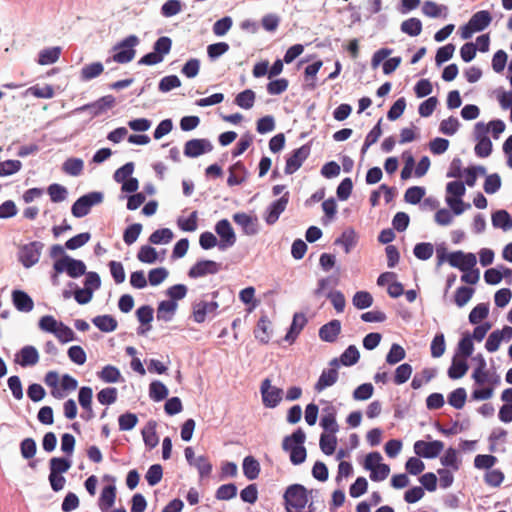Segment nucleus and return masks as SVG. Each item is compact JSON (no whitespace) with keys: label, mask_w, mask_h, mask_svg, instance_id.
Instances as JSON below:
<instances>
[{"label":"nucleus","mask_w":512,"mask_h":512,"mask_svg":"<svg viewBox=\"0 0 512 512\" xmlns=\"http://www.w3.org/2000/svg\"><path fill=\"white\" fill-rule=\"evenodd\" d=\"M286 512H314L313 503L306 506L309 501L308 491L301 484L288 486L283 495Z\"/></svg>","instance_id":"f257e3e1"},{"label":"nucleus","mask_w":512,"mask_h":512,"mask_svg":"<svg viewBox=\"0 0 512 512\" xmlns=\"http://www.w3.org/2000/svg\"><path fill=\"white\" fill-rule=\"evenodd\" d=\"M139 42L136 35H129L114 46L115 54L112 56V60L120 64L131 62L135 57V47Z\"/></svg>","instance_id":"f03ea898"},{"label":"nucleus","mask_w":512,"mask_h":512,"mask_svg":"<svg viewBox=\"0 0 512 512\" xmlns=\"http://www.w3.org/2000/svg\"><path fill=\"white\" fill-rule=\"evenodd\" d=\"M53 268L57 273L66 272L71 278H78L86 273L85 263L68 255L57 259L53 264Z\"/></svg>","instance_id":"7ed1b4c3"},{"label":"nucleus","mask_w":512,"mask_h":512,"mask_svg":"<svg viewBox=\"0 0 512 512\" xmlns=\"http://www.w3.org/2000/svg\"><path fill=\"white\" fill-rule=\"evenodd\" d=\"M103 201L101 192H90L78 198L72 205L71 212L73 216L82 218L86 216L92 206L100 204Z\"/></svg>","instance_id":"20e7f679"},{"label":"nucleus","mask_w":512,"mask_h":512,"mask_svg":"<svg viewBox=\"0 0 512 512\" xmlns=\"http://www.w3.org/2000/svg\"><path fill=\"white\" fill-rule=\"evenodd\" d=\"M43 243L33 241L23 245L19 250V261L25 268L34 266L40 259Z\"/></svg>","instance_id":"39448f33"},{"label":"nucleus","mask_w":512,"mask_h":512,"mask_svg":"<svg viewBox=\"0 0 512 512\" xmlns=\"http://www.w3.org/2000/svg\"><path fill=\"white\" fill-rule=\"evenodd\" d=\"M448 263L462 272L469 271L476 266L477 259L473 253H465L463 251L451 252L447 255Z\"/></svg>","instance_id":"423d86ee"},{"label":"nucleus","mask_w":512,"mask_h":512,"mask_svg":"<svg viewBox=\"0 0 512 512\" xmlns=\"http://www.w3.org/2000/svg\"><path fill=\"white\" fill-rule=\"evenodd\" d=\"M260 390L262 395V402L265 407L275 408L281 402L283 390L272 386L269 379L263 380Z\"/></svg>","instance_id":"0eeeda50"},{"label":"nucleus","mask_w":512,"mask_h":512,"mask_svg":"<svg viewBox=\"0 0 512 512\" xmlns=\"http://www.w3.org/2000/svg\"><path fill=\"white\" fill-rule=\"evenodd\" d=\"M215 232L220 237L219 249L225 250L236 243L235 232L227 219H222L216 223Z\"/></svg>","instance_id":"6e6552de"},{"label":"nucleus","mask_w":512,"mask_h":512,"mask_svg":"<svg viewBox=\"0 0 512 512\" xmlns=\"http://www.w3.org/2000/svg\"><path fill=\"white\" fill-rule=\"evenodd\" d=\"M329 365L331 368L324 369L322 371L318 381L314 386V389L317 392H322L326 388L333 386L338 380L339 360L334 358L330 361Z\"/></svg>","instance_id":"1a4fd4ad"},{"label":"nucleus","mask_w":512,"mask_h":512,"mask_svg":"<svg viewBox=\"0 0 512 512\" xmlns=\"http://www.w3.org/2000/svg\"><path fill=\"white\" fill-rule=\"evenodd\" d=\"M414 452L419 457L433 459L436 458L443 450L444 444L439 440L426 442L418 440L414 443Z\"/></svg>","instance_id":"9d476101"},{"label":"nucleus","mask_w":512,"mask_h":512,"mask_svg":"<svg viewBox=\"0 0 512 512\" xmlns=\"http://www.w3.org/2000/svg\"><path fill=\"white\" fill-rule=\"evenodd\" d=\"M219 304L216 301L200 300L193 303L192 316L196 323H203L208 316H215Z\"/></svg>","instance_id":"9b49d317"},{"label":"nucleus","mask_w":512,"mask_h":512,"mask_svg":"<svg viewBox=\"0 0 512 512\" xmlns=\"http://www.w3.org/2000/svg\"><path fill=\"white\" fill-rule=\"evenodd\" d=\"M289 202V192L285 191L283 195L273 201L266 209L264 214V220L268 225L275 224L280 215L285 211Z\"/></svg>","instance_id":"f8f14e48"},{"label":"nucleus","mask_w":512,"mask_h":512,"mask_svg":"<svg viewBox=\"0 0 512 512\" xmlns=\"http://www.w3.org/2000/svg\"><path fill=\"white\" fill-rule=\"evenodd\" d=\"M310 154V147L303 145L300 148L295 149L292 154L286 160L285 173L288 175L296 172L303 162L307 159Z\"/></svg>","instance_id":"ddd939ff"},{"label":"nucleus","mask_w":512,"mask_h":512,"mask_svg":"<svg viewBox=\"0 0 512 512\" xmlns=\"http://www.w3.org/2000/svg\"><path fill=\"white\" fill-rule=\"evenodd\" d=\"M221 265L212 260H201L196 262L188 271L190 278H200L206 275H213L220 271Z\"/></svg>","instance_id":"4468645a"},{"label":"nucleus","mask_w":512,"mask_h":512,"mask_svg":"<svg viewBox=\"0 0 512 512\" xmlns=\"http://www.w3.org/2000/svg\"><path fill=\"white\" fill-rule=\"evenodd\" d=\"M115 104V98L112 95L103 96L97 101L85 104L81 107H78L74 110V112H82V111H89L90 114L94 116H98L101 113L105 112L106 110L112 108Z\"/></svg>","instance_id":"2eb2a0df"},{"label":"nucleus","mask_w":512,"mask_h":512,"mask_svg":"<svg viewBox=\"0 0 512 512\" xmlns=\"http://www.w3.org/2000/svg\"><path fill=\"white\" fill-rule=\"evenodd\" d=\"M213 146L207 139H192L185 143L184 155L190 158H196L202 154L212 151Z\"/></svg>","instance_id":"dca6fc26"},{"label":"nucleus","mask_w":512,"mask_h":512,"mask_svg":"<svg viewBox=\"0 0 512 512\" xmlns=\"http://www.w3.org/2000/svg\"><path fill=\"white\" fill-rule=\"evenodd\" d=\"M15 362L21 367L34 366L39 362V352L34 346L26 345L16 353Z\"/></svg>","instance_id":"f3484780"},{"label":"nucleus","mask_w":512,"mask_h":512,"mask_svg":"<svg viewBox=\"0 0 512 512\" xmlns=\"http://www.w3.org/2000/svg\"><path fill=\"white\" fill-rule=\"evenodd\" d=\"M472 378L475 381V384L478 386H484L488 384V386H493L498 383V377H493L490 375L488 370L486 369V361L484 358H481V365H478L472 373Z\"/></svg>","instance_id":"a211bd4d"},{"label":"nucleus","mask_w":512,"mask_h":512,"mask_svg":"<svg viewBox=\"0 0 512 512\" xmlns=\"http://www.w3.org/2000/svg\"><path fill=\"white\" fill-rule=\"evenodd\" d=\"M234 222L239 225L246 235H255L258 233L257 218L251 217L246 213H235L233 215Z\"/></svg>","instance_id":"6ab92c4d"},{"label":"nucleus","mask_w":512,"mask_h":512,"mask_svg":"<svg viewBox=\"0 0 512 512\" xmlns=\"http://www.w3.org/2000/svg\"><path fill=\"white\" fill-rule=\"evenodd\" d=\"M341 332V322L337 319L331 320L319 329V337L322 341L332 343Z\"/></svg>","instance_id":"aec40b11"},{"label":"nucleus","mask_w":512,"mask_h":512,"mask_svg":"<svg viewBox=\"0 0 512 512\" xmlns=\"http://www.w3.org/2000/svg\"><path fill=\"white\" fill-rule=\"evenodd\" d=\"M12 302L15 308L20 312H30L34 307L32 298L22 290H14L12 292Z\"/></svg>","instance_id":"412c9836"},{"label":"nucleus","mask_w":512,"mask_h":512,"mask_svg":"<svg viewBox=\"0 0 512 512\" xmlns=\"http://www.w3.org/2000/svg\"><path fill=\"white\" fill-rule=\"evenodd\" d=\"M357 243L358 235L352 228L344 230L341 236L335 240V245H341L346 254L350 253Z\"/></svg>","instance_id":"4be33fe9"},{"label":"nucleus","mask_w":512,"mask_h":512,"mask_svg":"<svg viewBox=\"0 0 512 512\" xmlns=\"http://www.w3.org/2000/svg\"><path fill=\"white\" fill-rule=\"evenodd\" d=\"M156 427V421L150 420L142 429L143 441L149 449L155 448L159 443V437L156 433Z\"/></svg>","instance_id":"5701e85b"},{"label":"nucleus","mask_w":512,"mask_h":512,"mask_svg":"<svg viewBox=\"0 0 512 512\" xmlns=\"http://www.w3.org/2000/svg\"><path fill=\"white\" fill-rule=\"evenodd\" d=\"M422 13L430 18L443 17L448 15V7L445 5L437 4L434 1H425L422 5Z\"/></svg>","instance_id":"b1692460"},{"label":"nucleus","mask_w":512,"mask_h":512,"mask_svg":"<svg viewBox=\"0 0 512 512\" xmlns=\"http://www.w3.org/2000/svg\"><path fill=\"white\" fill-rule=\"evenodd\" d=\"M306 440L305 432L299 428L293 432L290 436H286L282 443L284 451L291 453L293 449H296L298 445H303Z\"/></svg>","instance_id":"393cba45"},{"label":"nucleus","mask_w":512,"mask_h":512,"mask_svg":"<svg viewBox=\"0 0 512 512\" xmlns=\"http://www.w3.org/2000/svg\"><path fill=\"white\" fill-rule=\"evenodd\" d=\"M178 304L174 301H161L157 308V319L169 322L173 319L177 310Z\"/></svg>","instance_id":"a878e982"},{"label":"nucleus","mask_w":512,"mask_h":512,"mask_svg":"<svg viewBox=\"0 0 512 512\" xmlns=\"http://www.w3.org/2000/svg\"><path fill=\"white\" fill-rule=\"evenodd\" d=\"M61 50L59 46L42 49L38 54V64L50 65L56 63L60 58Z\"/></svg>","instance_id":"bb28decb"},{"label":"nucleus","mask_w":512,"mask_h":512,"mask_svg":"<svg viewBox=\"0 0 512 512\" xmlns=\"http://www.w3.org/2000/svg\"><path fill=\"white\" fill-rule=\"evenodd\" d=\"M307 322V319L304 314L302 313H296L293 316V320L290 326L289 331L287 332L285 336V340L288 342H293L300 331L303 329Z\"/></svg>","instance_id":"cd10ccee"},{"label":"nucleus","mask_w":512,"mask_h":512,"mask_svg":"<svg viewBox=\"0 0 512 512\" xmlns=\"http://www.w3.org/2000/svg\"><path fill=\"white\" fill-rule=\"evenodd\" d=\"M492 17L486 10L476 12L468 21L477 32L483 31L491 23Z\"/></svg>","instance_id":"c85d7f7f"},{"label":"nucleus","mask_w":512,"mask_h":512,"mask_svg":"<svg viewBox=\"0 0 512 512\" xmlns=\"http://www.w3.org/2000/svg\"><path fill=\"white\" fill-rule=\"evenodd\" d=\"M492 225L504 231L512 229V218L506 210H498L492 214Z\"/></svg>","instance_id":"c756f323"},{"label":"nucleus","mask_w":512,"mask_h":512,"mask_svg":"<svg viewBox=\"0 0 512 512\" xmlns=\"http://www.w3.org/2000/svg\"><path fill=\"white\" fill-rule=\"evenodd\" d=\"M104 71V66L101 62H93L85 65L80 71V79L82 81H90L100 76Z\"/></svg>","instance_id":"7c9ffc66"},{"label":"nucleus","mask_w":512,"mask_h":512,"mask_svg":"<svg viewBox=\"0 0 512 512\" xmlns=\"http://www.w3.org/2000/svg\"><path fill=\"white\" fill-rule=\"evenodd\" d=\"M115 497L116 488L114 485L104 487L99 499V506L101 510L107 511L110 509L114 505Z\"/></svg>","instance_id":"2f4dec72"},{"label":"nucleus","mask_w":512,"mask_h":512,"mask_svg":"<svg viewBox=\"0 0 512 512\" xmlns=\"http://www.w3.org/2000/svg\"><path fill=\"white\" fill-rule=\"evenodd\" d=\"M243 473L249 480H254L260 473L259 462L252 456H246L243 460Z\"/></svg>","instance_id":"473e14b6"},{"label":"nucleus","mask_w":512,"mask_h":512,"mask_svg":"<svg viewBox=\"0 0 512 512\" xmlns=\"http://www.w3.org/2000/svg\"><path fill=\"white\" fill-rule=\"evenodd\" d=\"M92 322L102 332H112L117 328V321L111 315L96 316Z\"/></svg>","instance_id":"72a5a7b5"},{"label":"nucleus","mask_w":512,"mask_h":512,"mask_svg":"<svg viewBox=\"0 0 512 512\" xmlns=\"http://www.w3.org/2000/svg\"><path fill=\"white\" fill-rule=\"evenodd\" d=\"M71 465L72 463L69 459L53 457L49 462L50 474L61 475L66 473L70 469Z\"/></svg>","instance_id":"f704fd0d"},{"label":"nucleus","mask_w":512,"mask_h":512,"mask_svg":"<svg viewBox=\"0 0 512 512\" xmlns=\"http://www.w3.org/2000/svg\"><path fill=\"white\" fill-rule=\"evenodd\" d=\"M168 394V388L161 381L156 380L149 385V396L156 402L166 399Z\"/></svg>","instance_id":"c9c22d12"},{"label":"nucleus","mask_w":512,"mask_h":512,"mask_svg":"<svg viewBox=\"0 0 512 512\" xmlns=\"http://www.w3.org/2000/svg\"><path fill=\"white\" fill-rule=\"evenodd\" d=\"M98 377L105 383H117L121 379V373L117 367L106 365L98 372Z\"/></svg>","instance_id":"e433bc0d"},{"label":"nucleus","mask_w":512,"mask_h":512,"mask_svg":"<svg viewBox=\"0 0 512 512\" xmlns=\"http://www.w3.org/2000/svg\"><path fill=\"white\" fill-rule=\"evenodd\" d=\"M401 31L409 36L415 37L422 32V22L415 17L402 22Z\"/></svg>","instance_id":"4c0bfd02"},{"label":"nucleus","mask_w":512,"mask_h":512,"mask_svg":"<svg viewBox=\"0 0 512 512\" xmlns=\"http://www.w3.org/2000/svg\"><path fill=\"white\" fill-rule=\"evenodd\" d=\"M84 167V162L80 158H68L62 166V170L70 176H79Z\"/></svg>","instance_id":"58836bf2"},{"label":"nucleus","mask_w":512,"mask_h":512,"mask_svg":"<svg viewBox=\"0 0 512 512\" xmlns=\"http://www.w3.org/2000/svg\"><path fill=\"white\" fill-rule=\"evenodd\" d=\"M321 451L326 455H332L337 446L335 434L322 433L319 441Z\"/></svg>","instance_id":"ea45409f"},{"label":"nucleus","mask_w":512,"mask_h":512,"mask_svg":"<svg viewBox=\"0 0 512 512\" xmlns=\"http://www.w3.org/2000/svg\"><path fill=\"white\" fill-rule=\"evenodd\" d=\"M255 92L251 89H246L240 92L235 98V104L243 109H251L255 102Z\"/></svg>","instance_id":"a19ab883"},{"label":"nucleus","mask_w":512,"mask_h":512,"mask_svg":"<svg viewBox=\"0 0 512 512\" xmlns=\"http://www.w3.org/2000/svg\"><path fill=\"white\" fill-rule=\"evenodd\" d=\"M174 237V234L169 228H162L154 231L150 237V243L154 245L168 244Z\"/></svg>","instance_id":"79ce46f5"},{"label":"nucleus","mask_w":512,"mask_h":512,"mask_svg":"<svg viewBox=\"0 0 512 512\" xmlns=\"http://www.w3.org/2000/svg\"><path fill=\"white\" fill-rule=\"evenodd\" d=\"M359 358L360 354L357 347L350 345L345 349L338 360L339 364L341 363L344 366H352L358 362Z\"/></svg>","instance_id":"37998d69"},{"label":"nucleus","mask_w":512,"mask_h":512,"mask_svg":"<svg viewBox=\"0 0 512 512\" xmlns=\"http://www.w3.org/2000/svg\"><path fill=\"white\" fill-rule=\"evenodd\" d=\"M26 93L41 99H51L55 94L53 87L48 84L42 87L39 85L31 86L27 89Z\"/></svg>","instance_id":"c03bdc74"},{"label":"nucleus","mask_w":512,"mask_h":512,"mask_svg":"<svg viewBox=\"0 0 512 512\" xmlns=\"http://www.w3.org/2000/svg\"><path fill=\"white\" fill-rule=\"evenodd\" d=\"M489 314V305L486 303H480L476 305L469 314V322L471 324H479Z\"/></svg>","instance_id":"a18cd8bd"},{"label":"nucleus","mask_w":512,"mask_h":512,"mask_svg":"<svg viewBox=\"0 0 512 512\" xmlns=\"http://www.w3.org/2000/svg\"><path fill=\"white\" fill-rule=\"evenodd\" d=\"M352 303L357 309H366L373 304V297L367 291H358L354 294Z\"/></svg>","instance_id":"49530a36"},{"label":"nucleus","mask_w":512,"mask_h":512,"mask_svg":"<svg viewBox=\"0 0 512 512\" xmlns=\"http://www.w3.org/2000/svg\"><path fill=\"white\" fill-rule=\"evenodd\" d=\"M183 3L180 0H167L161 6V14L166 18L173 17L182 11Z\"/></svg>","instance_id":"de8ad7c7"},{"label":"nucleus","mask_w":512,"mask_h":512,"mask_svg":"<svg viewBox=\"0 0 512 512\" xmlns=\"http://www.w3.org/2000/svg\"><path fill=\"white\" fill-rule=\"evenodd\" d=\"M406 357L404 348L399 344H392L388 354L386 355V362L390 365H395Z\"/></svg>","instance_id":"09e8293b"},{"label":"nucleus","mask_w":512,"mask_h":512,"mask_svg":"<svg viewBox=\"0 0 512 512\" xmlns=\"http://www.w3.org/2000/svg\"><path fill=\"white\" fill-rule=\"evenodd\" d=\"M467 393L464 388H457L448 396V403L455 409H461L465 405Z\"/></svg>","instance_id":"8fccbe9b"},{"label":"nucleus","mask_w":512,"mask_h":512,"mask_svg":"<svg viewBox=\"0 0 512 512\" xmlns=\"http://www.w3.org/2000/svg\"><path fill=\"white\" fill-rule=\"evenodd\" d=\"M412 366L408 363L401 364L395 370L394 383L396 385L404 384L412 375Z\"/></svg>","instance_id":"3c124183"},{"label":"nucleus","mask_w":512,"mask_h":512,"mask_svg":"<svg viewBox=\"0 0 512 512\" xmlns=\"http://www.w3.org/2000/svg\"><path fill=\"white\" fill-rule=\"evenodd\" d=\"M181 86V80L176 75H168L163 77L159 84L158 89L162 93H167L173 89L179 88Z\"/></svg>","instance_id":"603ef678"},{"label":"nucleus","mask_w":512,"mask_h":512,"mask_svg":"<svg viewBox=\"0 0 512 512\" xmlns=\"http://www.w3.org/2000/svg\"><path fill=\"white\" fill-rule=\"evenodd\" d=\"M269 321L266 316L259 319L254 331L255 337L262 343H268L270 336L268 333Z\"/></svg>","instance_id":"864d4df0"},{"label":"nucleus","mask_w":512,"mask_h":512,"mask_svg":"<svg viewBox=\"0 0 512 512\" xmlns=\"http://www.w3.org/2000/svg\"><path fill=\"white\" fill-rule=\"evenodd\" d=\"M200 66L199 59L191 58L183 65L181 73L189 79L195 78L199 74Z\"/></svg>","instance_id":"5fc2aeb1"},{"label":"nucleus","mask_w":512,"mask_h":512,"mask_svg":"<svg viewBox=\"0 0 512 512\" xmlns=\"http://www.w3.org/2000/svg\"><path fill=\"white\" fill-rule=\"evenodd\" d=\"M157 251L155 248L145 245L140 248L137 254V258L139 261L147 264H153L157 261Z\"/></svg>","instance_id":"6e6d98bb"},{"label":"nucleus","mask_w":512,"mask_h":512,"mask_svg":"<svg viewBox=\"0 0 512 512\" xmlns=\"http://www.w3.org/2000/svg\"><path fill=\"white\" fill-rule=\"evenodd\" d=\"M373 392L374 387L371 383H363L353 391V399L356 401L368 400L372 397Z\"/></svg>","instance_id":"4d7b16f0"},{"label":"nucleus","mask_w":512,"mask_h":512,"mask_svg":"<svg viewBox=\"0 0 512 512\" xmlns=\"http://www.w3.org/2000/svg\"><path fill=\"white\" fill-rule=\"evenodd\" d=\"M61 324V321H57L53 316L51 315H45L40 318L38 322V326L40 330L44 332H48L51 334H55L56 330L58 329V325Z\"/></svg>","instance_id":"13d9d810"},{"label":"nucleus","mask_w":512,"mask_h":512,"mask_svg":"<svg viewBox=\"0 0 512 512\" xmlns=\"http://www.w3.org/2000/svg\"><path fill=\"white\" fill-rule=\"evenodd\" d=\"M413 252L416 258L420 260H428L433 255L434 247L428 242L418 243L415 245Z\"/></svg>","instance_id":"bf43d9fd"},{"label":"nucleus","mask_w":512,"mask_h":512,"mask_svg":"<svg viewBox=\"0 0 512 512\" xmlns=\"http://www.w3.org/2000/svg\"><path fill=\"white\" fill-rule=\"evenodd\" d=\"M22 163L19 160H6L0 162V176H10L20 171Z\"/></svg>","instance_id":"052dcab7"},{"label":"nucleus","mask_w":512,"mask_h":512,"mask_svg":"<svg viewBox=\"0 0 512 512\" xmlns=\"http://www.w3.org/2000/svg\"><path fill=\"white\" fill-rule=\"evenodd\" d=\"M445 201L454 215H461L466 209L471 207L469 203H464L462 198L446 196Z\"/></svg>","instance_id":"680f3d73"},{"label":"nucleus","mask_w":512,"mask_h":512,"mask_svg":"<svg viewBox=\"0 0 512 512\" xmlns=\"http://www.w3.org/2000/svg\"><path fill=\"white\" fill-rule=\"evenodd\" d=\"M459 125L460 123L458 119L450 116L447 119L441 121L439 130L442 134L451 136L458 131Z\"/></svg>","instance_id":"e2e57ef3"},{"label":"nucleus","mask_w":512,"mask_h":512,"mask_svg":"<svg viewBox=\"0 0 512 512\" xmlns=\"http://www.w3.org/2000/svg\"><path fill=\"white\" fill-rule=\"evenodd\" d=\"M425 195V189L419 186H413L406 190L404 199L407 203L418 204Z\"/></svg>","instance_id":"0e129e2a"},{"label":"nucleus","mask_w":512,"mask_h":512,"mask_svg":"<svg viewBox=\"0 0 512 512\" xmlns=\"http://www.w3.org/2000/svg\"><path fill=\"white\" fill-rule=\"evenodd\" d=\"M468 370V365L465 360H453L452 365L448 370V375L452 379H459L463 377Z\"/></svg>","instance_id":"69168bd1"},{"label":"nucleus","mask_w":512,"mask_h":512,"mask_svg":"<svg viewBox=\"0 0 512 512\" xmlns=\"http://www.w3.org/2000/svg\"><path fill=\"white\" fill-rule=\"evenodd\" d=\"M162 476H163V469H162L161 465L154 464V465L150 466V468L148 469V471L145 475V478H146L147 483L150 486H155L161 481Z\"/></svg>","instance_id":"338daca9"},{"label":"nucleus","mask_w":512,"mask_h":512,"mask_svg":"<svg viewBox=\"0 0 512 512\" xmlns=\"http://www.w3.org/2000/svg\"><path fill=\"white\" fill-rule=\"evenodd\" d=\"M67 193V189L60 184L54 183L48 187V194L55 203L64 201L67 197Z\"/></svg>","instance_id":"774afa93"}]
</instances>
